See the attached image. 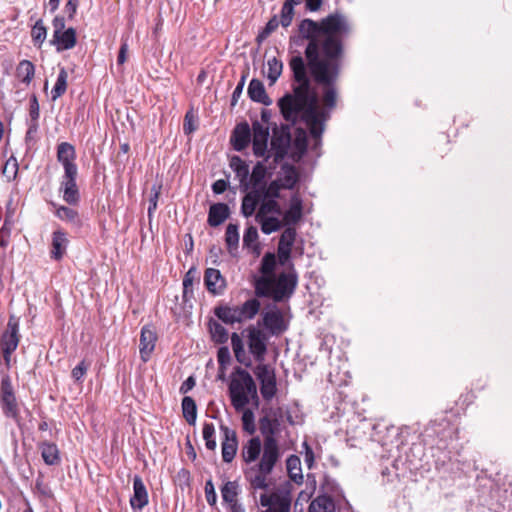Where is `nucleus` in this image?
I'll return each mask as SVG.
<instances>
[{
	"label": "nucleus",
	"instance_id": "1",
	"mask_svg": "<svg viewBox=\"0 0 512 512\" xmlns=\"http://www.w3.org/2000/svg\"><path fill=\"white\" fill-rule=\"evenodd\" d=\"M298 31L300 38L308 42L304 52L307 62L300 55L290 59L291 91L277 105L286 122L308 127L316 147L337 105L340 61L352 25L346 15L336 11L319 21L303 19Z\"/></svg>",
	"mask_w": 512,
	"mask_h": 512
},
{
	"label": "nucleus",
	"instance_id": "2",
	"mask_svg": "<svg viewBox=\"0 0 512 512\" xmlns=\"http://www.w3.org/2000/svg\"><path fill=\"white\" fill-rule=\"evenodd\" d=\"M280 423L277 418L263 416L259 420V430L263 441L258 436L251 437L243 443L240 457L246 468L243 474L254 490H265L269 486V476L282 457L279 441L276 438Z\"/></svg>",
	"mask_w": 512,
	"mask_h": 512
},
{
	"label": "nucleus",
	"instance_id": "3",
	"mask_svg": "<svg viewBox=\"0 0 512 512\" xmlns=\"http://www.w3.org/2000/svg\"><path fill=\"white\" fill-rule=\"evenodd\" d=\"M228 393L235 411L243 410L249 404L259 407L256 383L251 374L241 367H236L231 374Z\"/></svg>",
	"mask_w": 512,
	"mask_h": 512
},
{
	"label": "nucleus",
	"instance_id": "4",
	"mask_svg": "<svg viewBox=\"0 0 512 512\" xmlns=\"http://www.w3.org/2000/svg\"><path fill=\"white\" fill-rule=\"evenodd\" d=\"M297 285V274L294 271L280 273L277 277H259L255 281V292L258 296L271 297L280 302L292 296Z\"/></svg>",
	"mask_w": 512,
	"mask_h": 512
},
{
	"label": "nucleus",
	"instance_id": "5",
	"mask_svg": "<svg viewBox=\"0 0 512 512\" xmlns=\"http://www.w3.org/2000/svg\"><path fill=\"white\" fill-rule=\"evenodd\" d=\"M260 308V301L250 298L241 305L217 307L215 315L225 324L233 325L252 320L259 313Z\"/></svg>",
	"mask_w": 512,
	"mask_h": 512
},
{
	"label": "nucleus",
	"instance_id": "6",
	"mask_svg": "<svg viewBox=\"0 0 512 512\" xmlns=\"http://www.w3.org/2000/svg\"><path fill=\"white\" fill-rule=\"evenodd\" d=\"M242 334L246 337L249 352L256 361L262 362L267 352L268 336L258 325H249Z\"/></svg>",
	"mask_w": 512,
	"mask_h": 512
},
{
	"label": "nucleus",
	"instance_id": "7",
	"mask_svg": "<svg viewBox=\"0 0 512 512\" xmlns=\"http://www.w3.org/2000/svg\"><path fill=\"white\" fill-rule=\"evenodd\" d=\"M291 144V136L285 129H274L273 136L271 138V148H266L265 161L273 158V165H269L270 169H273L275 165L281 161L287 154L288 148Z\"/></svg>",
	"mask_w": 512,
	"mask_h": 512
},
{
	"label": "nucleus",
	"instance_id": "8",
	"mask_svg": "<svg viewBox=\"0 0 512 512\" xmlns=\"http://www.w3.org/2000/svg\"><path fill=\"white\" fill-rule=\"evenodd\" d=\"M19 319L11 315L7 323L6 330L0 339V348L3 354L5 364L10 365L11 355L16 350L19 343Z\"/></svg>",
	"mask_w": 512,
	"mask_h": 512
},
{
	"label": "nucleus",
	"instance_id": "9",
	"mask_svg": "<svg viewBox=\"0 0 512 512\" xmlns=\"http://www.w3.org/2000/svg\"><path fill=\"white\" fill-rule=\"evenodd\" d=\"M269 115L263 111L261 120L252 123V145L255 156H264L269 140Z\"/></svg>",
	"mask_w": 512,
	"mask_h": 512
},
{
	"label": "nucleus",
	"instance_id": "10",
	"mask_svg": "<svg viewBox=\"0 0 512 512\" xmlns=\"http://www.w3.org/2000/svg\"><path fill=\"white\" fill-rule=\"evenodd\" d=\"M257 325L269 332L271 335H280L288 329V320L285 319L281 310L276 306L262 313L261 320Z\"/></svg>",
	"mask_w": 512,
	"mask_h": 512
},
{
	"label": "nucleus",
	"instance_id": "11",
	"mask_svg": "<svg viewBox=\"0 0 512 512\" xmlns=\"http://www.w3.org/2000/svg\"><path fill=\"white\" fill-rule=\"evenodd\" d=\"M78 170L64 172L62 176L59 191L63 200L69 205H77L80 201V193L76 183Z\"/></svg>",
	"mask_w": 512,
	"mask_h": 512
},
{
	"label": "nucleus",
	"instance_id": "12",
	"mask_svg": "<svg viewBox=\"0 0 512 512\" xmlns=\"http://www.w3.org/2000/svg\"><path fill=\"white\" fill-rule=\"evenodd\" d=\"M0 402L4 414L18 421V404L8 377L1 380Z\"/></svg>",
	"mask_w": 512,
	"mask_h": 512
},
{
	"label": "nucleus",
	"instance_id": "13",
	"mask_svg": "<svg viewBox=\"0 0 512 512\" xmlns=\"http://www.w3.org/2000/svg\"><path fill=\"white\" fill-rule=\"evenodd\" d=\"M256 376L260 381V392L266 401H270L277 392L276 377L272 370L266 365L257 367Z\"/></svg>",
	"mask_w": 512,
	"mask_h": 512
},
{
	"label": "nucleus",
	"instance_id": "14",
	"mask_svg": "<svg viewBox=\"0 0 512 512\" xmlns=\"http://www.w3.org/2000/svg\"><path fill=\"white\" fill-rule=\"evenodd\" d=\"M54 28L53 43L57 45L58 50H68L75 46L76 31L74 28H68L62 31L64 21L63 19L57 18L54 20Z\"/></svg>",
	"mask_w": 512,
	"mask_h": 512
},
{
	"label": "nucleus",
	"instance_id": "15",
	"mask_svg": "<svg viewBox=\"0 0 512 512\" xmlns=\"http://www.w3.org/2000/svg\"><path fill=\"white\" fill-rule=\"evenodd\" d=\"M221 431L224 436L221 443L222 459L224 462L230 463L235 458L238 449L237 434L235 430L227 426H221Z\"/></svg>",
	"mask_w": 512,
	"mask_h": 512
},
{
	"label": "nucleus",
	"instance_id": "16",
	"mask_svg": "<svg viewBox=\"0 0 512 512\" xmlns=\"http://www.w3.org/2000/svg\"><path fill=\"white\" fill-rule=\"evenodd\" d=\"M260 504L263 507H267L265 512H290L291 501L287 496L277 493L271 495L262 494Z\"/></svg>",
	"mask_w": 512,
	"mask_h": 512
},
{
	"label": "nucleus",
	"instance_id": "17",
	"mask_svg": "<svg viewBox=\"0 0 512 512\" xmlns=\"http://www.w3.org/2000/svg\"><path fill=\"white\" fill-rule=\"evenodd\" d=\"M157 335L153 329L144 326L141 330L139 352L144 362H147L154 351Z\"/></svg>",
	"mask_w": 512,
	"mask_h": 512
},
{
	"label": "nucleus",
	"instance_id": "18",
	"mask_svg": "<svg viewBox=\"0 0 512 512\" xmlns=\"http://www.w3.org/2000/svg\"><path fill=\"white\" fill-rule=\"evenodd\" d=\"M204 284L207 290L214 295H221L226 288L225 278L218 269L208 268L204 274Z\"/></svg>",
	"mask_w": 512,
	"mask_h": 512
},
{
	"label": "nucleus",
	"instance_id": "19",
	"mask_svg": "<svg viewBox=\"0 0 512 512\" xmlns=\"http://www.w3.org/2000/svg\"><path fill=\"white\" fill-rule=\"evenodd\" d=\"M57 159L62 164L64 172L77 170L75 148L70 143L62 142L58 145Z\"/></svg>",
	"mask_w": 512,
	"mask_h": 512
},
{
	"label": "nucleus",
	"instance_id": "20",
	"mask_svg": "<svg viewBox=\"0 0 512 512\" xmlns=\"http://www.w3.org/2000/svg\"><path fill=\"white\" fill-rule=\"evenodd\" d=\"M134 510H142L148 504V492L140 476L133 479V495L130 498Z\"/></svg>",
	"mask_w": 512,
	"mask_h": 512
},
{
	"label": "nucleus",
	"instance_id": "21",
	"mask_svg": "<svg viewBox=\"0 0 512 512\" xmlns=\"http://www.w3.org/2000/svg\"><path fill=\"white\" fill-rule=\"evenodd\" d=\"M284 224L290 226L298 223L303 215L302 199L298 194H294L289 203L288 209L282 213Z\"/></svg>",
	"mask_w": 512,
	"mask_h": 512
},
{
	"label": "nucleus",
	"instance_id": "22",
	"mask_svg": "<svg viewBox=\"0 0 512 512\" xmlns=\"http://www.w3.org/2000/svg\"><path fill=\"white\" fill-rule=\"evenodd\" d=\"M251 141V130L249 125L245 123L238 124L231 137L233 147L237 151L244 150Z\"/></svg>",
	"mask_w": 512,
	"mask_h": 512
},
{
	"label": "nucleus",
	"instance_id": "23",
	"mask_svg": "<svg viewBox=\"0 0 512 512\" xmlns=\"http://www.w3.org/2000/svg\"><path fill=\"white\" fill-rule=\"evenodd\" d=\"M230 168L236 175V178L240 182V186L243 190L249 189V166L248 164L242 160L239 156H233L230 160Z\"/></svg>",
	"mask_w": 512,
	"mask_h": 512
},
{
	"label": "nucleus",
	"instance_id": "24",
	"mask_svg": "<svg viewBox=\"0 0 512 512\" xmlns=\"http://www.w3.org/2000/svg\"><path fill=\"white\" fill-rule=\"evenodd\" d=\"M247 92L252 101L261 103L266 106L272 103V100L266 93L264 84L258 79H252L250 81Z\"/></svg>",
	"mask_w": 512,
	"mask_h": 512
},
{
	"label": "nucleus",
	"instance_id": "25",
	"mask_svg": "<svg viewBox=\"0 0 512 512\" xmlns=\"http://www.w3.org/2000/svg\"><path fill=\"white\" fill-rule=\"evenodd\" d=\"M229 217V207L225 203H216L210 206L208 224L217 227Z\"/></svg>",
	"mask_w": 512,
	"mask_h": 512
},
{
	"label": "nucleus",
	"instance_id": "26",
	"mask_svg": "<svg viewBox=\"0 0 512 512\" xmlns=\"http://www.w3.org/2000/svg\"><path fill=\"white\" fill-rule=\"evenodd\" d=\"M258 190L251 189L242 199L241 213L244 217H250L255 213V210L261 201Z\"/></svg>",
	"mask_w": 512,
	"mask_h": 512
},
{
	"label": "nucleus",
	"instance_id": "27",
	"mask_svg": "<svg viewBox=\"0 0 512 512\" xmlns=\"http://www.w3.org/2000/svg\"><path fill=\"white\" fill-rule=\"evenodd\" d=\"M68 246V239L63 231H55L52 236V250L51 257L55 260H60L66 253Z\"/></svg>",
	"mask_w": 512,
	"mask_h": 512
},
{
	"label": "nucleus",
	"instance_id": "28",
	"mask_svg": "<svg viewBox=\"0 0 512 512\" xmlns=\"http://www.w3.org/2000/svg\"><path fill=\"white\" fill-rule=\"evenodd\" d=\"M265 159L258 161L253 167L252 172L249 174V188L259 189L265 184V178L267 175V167L265 165Z\"/></svg>",
	"mask_w": 512,
	"mask_h": 512
},
{
	"label": "nucleus",
	"instance_id": "29",
	"mask_svg": "<svg viewBox=\"0 0 512 512\" xmlns=\"http://www.w3.org/2000/svg\"><path fill=\"white\" fill-rule=\"evenodd\" d=\"M255 220L260 224L261 231L267 235L276 232L282 227L286 226L284 224L283 218L280 219L277 215H265L261 218H255Z\"/></svg>",
	"mask_w": 512,
	"mask_h": 512
},
{
	"label": "nucleus",
	"instance_id": "30",
	"mask_svg": "<svg viewBox=\"0 0 512 512\" xmlns=\"http://www.w3.org/2000/svg\"><path fill=\"white\" fill-rule=\"evenodd\" d=\"M283 189H293L299 180V174L295 167L285 164L281 167V172L277 178Z\"/></svg>",
	"mask_w": 512,
	"mask_h": 512
},
{
	"label": "nucleus",
	"instance_id": "31",
	"mask_svg": "<svg viewBox=\"0 0 512 512\" xmlns=\"http://www.w3.org/2000/svg\"><path fill=\"white\" fill-rule=\"evenodd\" d=\"M54 207H55V215L60 220L66 222L72 226H75V227L81 226L82 222H81V219H80V216H79V213L77 212V210H75L71 207L63 206V205H60V206L54 205Z\"/></svg>",
	"mask_w": 512,
	"mask_h": 512
},
{
	"label": "nucleus",
	"instance_id": "32",
	"mask_svg": "<svg viewBox=\"0 0 512 512\" xmlns=\"http://www.w3.org/2000/svg\"><path fill=\"white\" fill-rule=\"evenodd\" d=\"M231 346L236 360L244 366L250 367L252 364L251 359L244 350L243 340L241 336L235 332L231 335Z\"/></svg>",
	"mask_w": 512,
	"mask_h": 512
},
{
	"label": "nucleus",
	"instance_id": "33",
	"mask_svg": "<svg viewBox=\"0 0 512 512\" xmlns=\"http://www.w3.org/2000/svg\"><path fill=\"white\" fill-rule=\"evenodd\" d=\"M239 227L237 224L229 223L226 227L225 232V243L228 249V252L235 256L238 250L239 245Z\"/></svg>",
	"mask_w": 512,
	"mask_h": 512
},
{
	"label": "nucleus",
	"instance_id": "34",
	"mask_svg": "<svg viewBox=\"0 0 512 512\" xmlns=\"http://www.w3.org/2000/svg\"><path fill=\"white\" fill-rule=\"evenodd\" d=\"M240 485L237 481H227L221 487V496L223 502L227 505L237 503L240 494Z\"/></svg>",
	"mask_w": 512,
	"mask_h": 512
},
{
	"label": "nucleus",
	"instance_id": "35",
	"mask_svg": "<svg viewBox=\"0 0 512 512\" xmlns=\"http://www.w3.org/2000/svg\"><path fill=\"white\" fill-rule=\"evenodd\" d=\"M265 215H282V210L276 199H261V204L256 212L255 218H261Z\"/></svg>",
	"mask_w": 512,
	"mask_h": 512
},
{
	"label": "nucleus",
	"instance_id": "36",
	"mask_svg": "<svg viewBox=\"0 0 512 512\" xmlns=\"http://www.w3.org/2000/svg\"><path fill=\"white\" fill-rule=\"evenodd\" d=\"M41 456L47 465H56L60 461L59 450L53 443H42L40 445Z\"/></svg>",
	"mask_w": 512,
	"mask_h": 512
},
{
	"label": "nucleus",
	"instance_id": "37",
	"mask_svg": "<svg viewBox=\"0 0 512 512\" xmlns=\"http://www.w3.org/2000/svg\"><path fill=\"white\" fill-rule=\"evenodd\" d=\"M182 413L183 417L190 425H195L197 419V406L194 399L190 396H185L182 399Z\"/></svg>",
	"mask_w": 512,
	"mask_h": 512
},
{
	"label": "nucleus",
	"instance_id": "38",
	"mask_svg": "<svg viewBox=\"0 0 512 512\" xmlns=\"http://www.w3.org/2000/svg\"><path fill=\"white\" fill-rule=\"evenodd\" d=\"M309 512H335L334 501L328 496H318L310 506Z\"/></svg>",
	"mask_w": 512,
	"mask_h": 512
},
{
	"label": "nucleus",
	"instance_id": "39",
	"mask_svg": "<svg viewBox=\"0 0 512 512\" xmlns=\"http://www.w3.org/2000/svg\"><path fill=\"white\" fill-rule=\"evenodd\" d=\"M286 465L290 479L297 484H301L303 481V475L299 457L295 455L289 456L286 460Z\"/></svg>",
	"mask_w": 512,
	"mask_h": 512
},
{
	"label": "nucleus",
	"instance_id": "40",
	"mask_svg": "<svg viewBox=\"0 0 512 512\" xmlns=\"http://www.w3.org/2000/svg\"><path fill=\"white\" fill-rule=\"evenodd\" d=\"M283 63L277 57H271L267 60V78L270 84L276 83L280 75L282 74Z\"/></svg>",
	"mask_w": 512,
	"mask_h": 512
},
{
	"label": "nucleus",
	"instance_id": "41",
	"mask_svg": "<svg viewBox=\"0 0 512 512\" xmlns=\"http://www.w3.org/2000/svg\"><path fill=\"white\" fill-rule=\"evenodd\" d=\"M283 189L278 179L270 182L268 185L263 184L258 190L262 199H277L280 196V190Z\"/></svg>",
	"mask_w": 512,
	"mask_h": 512
},
{
	"label": "nucleus",
	"instance_id": "42",
	"mask_svg": "<svg viewBox=\"0 0 512 512\" xmlns=\"http://www.w3.org/2000/svg\"><path fill=\"white\" fill-rule=\"evenodd\" d=\"M68 73L64 68H61L57 76L56 83L51 91L52 99L56 100L61 97L67 89Z\"/></svg>",
	"mask_w": 512,
	"mask_h": 512
},
{
	"label": "nucleus",
	"instance_id": "43",
	"mask_svg": "<svg viewBox=\"0 0 512 512\" xmlns=\"http://www.w3.org/2000/svg\"><path fill=\"white\" fill-rule=\"evenodd\" d=\"M239 412L242 413L241 421L243 430L249 435H253L256 432L255 415L254 412L247 408H243Z\"/></svg>",
	"mask_w": 512,
	"mask_h": 512
},
{
	"label": "nucleus",
	"instance_id": "44",
	"mask_svg": "<svg viewBox=\"0 0 512 512\" xmlns=\"http://www.w3.org/2000/svg\"><path fill=\"white\" fill-rule=\"evenodd\" d=\"M277 258L273 253H266L261 261L260 271L262 273L261 277H272L274 276V270L276 267Z\"/></svg>",
	"mask_w": 512,
	"mask_h": 512
},
{
	"label": "nucleus",
	"instance_id": "45",
	"mask_svg": "<svg viewBox=\"0 0 512 512\" xmlns=\"http://www.w3.org/2000/svg\"><path fill=\"white\" fill-rule=\"evenodd\" d=\"M197 279V271L191 268L187 271L183 279V298L185 301L193 296V283Z\"/></svg>",
	"mask_w": 512,
	"mask_h": 512
},
{
	"label": "nucleus",
	"instance_id": "46",
	"mask_svg": "<svg viewBox=\"0 0 512 512\" xmlns=\"http://www.w3.org/2000/svg\"><path fill=\"white\" fill-rule=\"evenodd\" d=\"M32 75V62L23 60L16 69V77L22 83L29 84Z\"/></svg>",
	"mask_w": 512,
	"mask_h": 512
},
{
	"label": "nucleus",
	"instance_id": "47",
	"mask_svg": "<svg viewBox=\"0 0 512 512\" xmlns=\"http://www.w3.org/2000/svg\"><path fill=\"white\" fill-rule=\"evenodd\" d=\"M203 439L205 440V446L207 449L214 451L217 447L215 440V427L213 423H204L203 425Z\"/></svg>",
	"mask_w": 512,
	"mask_h": 512
},
{
	"label": "nucleus",
	"instance_id": "48",
	"mask_svg": "<svg viewBox=\"0 0 512 512\" xmlns=\"http://www.w3.org/2000/svg\"><path fill=\"white\" fill-rule=\"evenodd\" d=\"M294 147L297 150V155H293V158H301L307 149V134L305 130H297L296 137L294 140Z\"/></svg>",
	"mask_w": 512,
	"mask_h": 512
},
{
	"label": "nucleus",
	"instance_id": "49",
	"mask_svg": "<svg viewBox=\"0 0 512 512\" xmlns=\"http://www.w3.org/2000/svg\"><path fill=\"white\" fill-rule=\"evenodd\" d=\"M296 239V230L288 226L279 239L278 247L292 250V246Z\"/></svg>",
	"mask_w": 512,
	"mask_h": 512
},
{
	"label": "nucleus",
	"instance_id": "50",
	"mask_svg": "<svg viewBox=\"0 0 512 512\" xmlns=\"http://www.w3.org/2000/svg\"><path fill=\"white\" fill-rule=\"evenodd\" d=\"M212 338L218 343H224L228 340V331L219 323L210 324Z\"/></svg>",
	"mask_w": 512,
	"mask_h": 512
},
{
	"label": "nucleus",
	"instance_id": "51",
	"mask_svg": "<svg viewBox=\"0 0 512 512\" xmlns=\"http://www.w3.org/2000/svg\"><path fill=\"white\" fill-rule=\"evenodd\" d=\"M258 240V231L254 226L246 228L243 236V245L247 248H255Z\"/></svg>",
	"mask_w": 512,
	"mask_h": 512
},
{
	"label": "nucleus",
	"instance_id": "52",
	"mask_svg": "<svg viewBox=\"0 0 512 512\" xmlns=\"http://www.w3.org/2000/svg\"><path fill=\"white\" fill-rule=\"evenodd\" d=\"M18 172L17 160L13 157L8 159L3 166V175L8 179H15Z\"/></svg>",
	"mask_w": 512,
	"mask_h": 512
},
{
	"label": "nucleus",
	"instance_id": "53",
	"mask_svg": "<svg viewBox=\"0 0 512 512\" xmlns=\"http://www.w3.org/2000/svg\"><path fill=\"white\" fill-rule=\"evenodd\" d=\"M161 185H153L151 188V195L149 198L148 217L151 218L154 211L157 209V203L160 196Z\"/></svg>",
	"mask_w": 512,
	"mask_h": 512
},
{
	"label": "nucleus",
	"instance_id": "54",
	"mask_svg": "<svg viewBox=\"0 0 512 512\" xmlns=\"http://www.w3.org/2000/svg\"><path fill=\"white\" fill-rule=\"evenodd\" d=\"M294 17V7L290 6V4H283L280 16V23L283 27H288Z\"/></svg>",
	"mask_w": 512,
	"mask_h": 512
},
{
	"label": "nucleus",
	"instance_id": "55",
	"mask_svg": "<svg viewBox=\"0 0 512 512\" xmlns=\"http://www.w3.org/2000/svg\"><path fill=\"white\" fill-rule=\"evenodd\" d=\"M217 360L220 366V370H225L227 365L230 363L231 355L228 347H220L217 353Z\"/></svg>",
	"mask_w": 512,
	"mask_h": 512
},
{
	"label": "nucleus",
	"instance_id": "56",
	"mask_svg": "<svg viewBox=\"0 0 512 512\" xmlns=\"http://www.w3.org/2000/svg\"><path fill=\"white\" fill-rule=\"evenodd\" d=\"M204 489L208 504L211 506L215 505L217 501V495L215 492L214 484L211 479L206 481Z\"/></svg>",
	"mask_w": 512,
	"mask_h": 512
},
{
	"label": "nucleus",
	"instance_id": "57",
	"mask_svg": "<svg viewBox=\"0 0 512 512\" xmlns=\"http://www.w3.org/2000/svg\"><path fill=\"white\" fill-rule=\"evenodd\" d=\"M11 220L10 218H6L5 219V222L2 226V228L0 229V245L2 247H5L7 246L8 244V241H9V237H10V231H11Z\"/></svg>",
	"mask_w": 512,
	"mask_h": 512
},
{
	"label": "nucleus",
	"instance_id": "58",
	"mask_svg": "<svg viewBox=\"0 0 512 512\" xmlns=\"http://www.w3.org/2000/svg\"><path fill=\"white\" fill-rule=\"evenodd\" d=\"M280 21L278 20V18L276 16L272 17L268 23L266 24L264 30L262 31V33L259 35V37L261 38H265L267 37L268 35H270L272 32H274L277 27L279 26Z\"/></svg>",
	"mask_w": 512,
	"mask_h": 512
},
{
	"label": "nucleus",
	"instance_id": "59",
	"mask_svg": "<svg viewBox=\"0 0 512 512\" xmlns=\"http://www.w3.org/2000/svg\"><path fill=\"white\" fill-rule=\"evenodd\" d=\"M88 370V365L85 361H81L77 366H75L72 370V377L76 381H80Z\"/></svg>",
	"mask_w": 512,
	"mask_h": 512
},
{
	"label": "nucleus",
	"instance_id": "60",
	"mask_svg": "<svg viewBox=\"0 0 512 512\" xmlns=\"http://www.w3.org/2000/svg\"><path fill=\"white\" fill-rule=\"evenodd\" d=\"M46 28L43 26L41 21L34 23V41L42 42L46 38Z\"/></svg>",
	"mask_w": 512,
	"mask_h": 512
},
{
	"label": "nucleus",
	"instance_id": "61",
	"mask_svg": "<svg viewBox=\"0 0 512 512\" xmlns=\"http://www.w3.org/2000/svg\"><path fill=\"white\" fill-rule=\"evenodd\" d=\"M291 251L292 250H290V249L278 247L277 256H278V261H279L280 265L285 266L289 263Z\"/></svg>",
	"mask_w": 512,
	"mask_h": 512
},
{
	"label": "nucleus",
	"instance_id": "62",
	"mask_svg": "<svg viewBox=\"0 0 512 512\" xmlns=\"http://www.w3.org/2000/svg\"><path fill=\"white\" fill-rule=\"evenodd\" d=\"M196 382L195 379L190 376L188 377L180 386L179 391L182 394L188 393L190 390H192L195 386Z\"/></svg>",
	"mask_w": 512,
	"mask_h": 512
},
{
	"label": "nucleus",
	"instance_id": "63",
	"mask_svg": "<svg viewBox=\"0 0 512 512\" xmlns=\"http://www.w3.org/2000/svg\"><path fill=\"white\" fill-rule=\"evenodd\" d=\"M323 4V0H306L305 6L306 9L311 12H317L321 9Z\"/></svg>",
	"mask_w": 512,
	"mask_h": 512
},
{
	"label": "nucleus",
	"instance_id": "64",
	"mask_svg": "<svg viewBox=\"0 0 512 512\" xmlns=\"http://www.w3.org/2000/svg\"><path fill=\"white\" fill-rule=\"evenodd\" d=\"M227 189V182L223 179L215 181L212 185V190L215 194H221Z\"/></svg>",
	"mask_w": 512,
	"mask_h": 512
}]
</instances>
